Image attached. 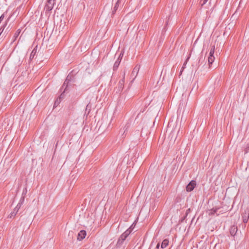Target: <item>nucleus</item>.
<instances>
[{
    "mask_svg": "<svg viewBox=\"0 0 249 249\" xmlns=\"http://www.w3.org/2000/svg\"><path fill=\"white\" fill-rule=\"evenodd\" d=\"M133 225H132L128 229L126 230L122 235L120 236L117 243V246L118 247H121L124 242L126 238L127 237V236L130 234L131 232L132 231V227Z\"/></svg>",
    "mask_w": 249,
    "mask_h": 249,
    "instance_id": "1",
    "label": "nucleus"
},
{
    "mask_svg": "<svg viewBox=\"0 0 249 249\" xmlns=\"http://www.w3.org/2000/svg\"><path fill=\"white\" fill-rule=\"evenodd\" d=\"M86 234V231H80L77 236V239L79 241H81L84 238H85Z\"/></svg>",
    "mask_w": 249,
    "mask_h": 249,
    "instance_id": "8",
    "label": "nucleus"
},
{
    "mask_svg": "<svg viewBox=\"0 0 249 249\" xmlns=\"http://www.w3.org/2000/svg\"><path fill=\"white\" fill-rule=\"evenodd\" d=\"M184 69H183L182 68H181V70L180 71H183Z\"/></svg>",
    "mask_w": 249,
    "mask_h": 249,
    "instance_id": "32",
    "label": "nucleus"
},
{
    "mask_svg": "<svg viewBox=\"0 0 249 249\" xmlns=\"http://www.w3.org/2000/svg\"><path fill=\"white\" fill-rule=\"evenodd\" d=\"M189 55H190V54ZM189 58H190V56H188V57L187 58V59H186L185 61L183 63V65L182 66L183 69H185L186 68V65Z\"/></svg>",
    "mask_w": 249,
    "mask_h": 249,
    "instance_id": "22",
    "label": "nucleus"
},
{
    "mask_svg": "<svg viewBox=\"0 0 249 249\" xmlns=\"http://www.w3.org/2000/svg\"><path fill=\"white\" fill-rule=\"evenodd\" d=\"M72 78V76L71 75L69 74L67 76V78L65 82H64L61 89V90L64 89L63 92H65L67 90V88H68L69 85H70V82L71 81Z\"/></svg>",
    "mask_w": 249,
    "mask_h": 249,
    "instance_id": "3",
    "label": "nucleus"
},
{
    "mask_svg": "<svg viewBox=\"0 0 249 249\" xmlns=\"http://www.w3.org/2000/svg\"><path fill=\"white\" fill-rule=\"evenodd\" d=\"M64 93V92H63V91L62 94L60 95V96L55 100V101L54 102V105H53L54 107H56L59 104V103H60V102L61 101V99L64 97V96H63Z\"/></svg>",
    "mask_w": 249,
    "mask_h": 249,
    "instance_id": "11",
    "label": "nucleus"
},
{
    "mask_svg": "<svg viewBox=\"0 0 249 249\" xmlns=\"http://www.w3.org/2000/svg\"><path fill=\"white\" fill-rule=\"evenodd\" d=\"M120 62H121V60H119V58H118L117 60L115 61V62L114 64L113 68V71H116L118 69V68L120 64Z\"/></svg>",
    "mask_w": 249,
    "mask_h": 249,
    "instance_id": "16",
    "label": "nucleus"
},
{
    "mask_svg": "<svg viewBox=\"0 0 249 249\" xmlns=\"http://www.w3.org/2000/svg\"><path fill=\"white\" fill-rule=\"evenodd\" d=\"M160 247V243H158L156 246V249H159Z\"/></svg>",
    "mask_w": 249,
    "mask_h": 249,
    "instance_id": "27",
    "label": "nucleus"
},
{
    "mask_svg": "<svg viewBox=\"0 0 249 249\" xmlns=\"http://www.w3.org/2000/svg\"><path fill=\"white\" fill-rule=\"evenodd\" d=\"M238 231L237 226L235 225H233L231 226L230 229V232L231 236H235L237 231Z\"/></svg>",
    "mask_w": 249,
    "mask_h": 249,
    "instance_id": "10",
    "label": "nucleus"
},
{
    "mask_svg": "<svg viewBox=\"0 0 249 249\" xmlns=\"http://www.w3.org/2000/svg\"><path fill=\"white\" fill-rule=\"evenodd\" d=\"M140 68V66L137 65L133 69V71H132V72L131 73V76L132 77L134 76V79L137 75V74L138 73V72L139 71Z\"/></svg>",
    "mask_w": 249,
    "mask_h": 249,
    "instance_id": "9",
    "label": "nucleus"
},
{
    "mask_svg": "<svg viewBox=\"0 0 249 249\" xmlns=\"http://www.w3.org/2000/svg\"><path fill=\"white\" fill-rule=\"evenodd\" d=\"M124 74L123 78L121 79L118 84V87L117 89V92H120L122 91L124 88Z\"/></svg>",
    "mask_w": 249,
    "mask_h": 249,
    "instance_id": "7",
    "label": "nucleus"
},
{
    "mask_svg": "<svg viewBox=\"0 0 249 249\" xmlns=\"http://www.w3.org/2000/svg\"><path fill=\"white\" fill-rule=\"evenodd\" d=\"M218 208H213L211 210H209L208 211V213L209 215H213L216 213Z\"/></svg>",
    "mask_w": 249,
    "mask_h": 249,
    "instance_id": "17",
    "label": "nucleus"
},
{
    "mask_svg": "<svg viewBox=\"0 0 249 249\" xmlns=\"http://www.w3.org/2000/svg\"><path fill=\"white\" fill-rule=\"evenodd\" d=\"M169 244V240L167 239H165L163 240V241L161 243L160 248L161 249H164Z\"/></svg>",
    "mask_w": 249,
    "mask_h": 249,
    "instance_id": "14",
    "label": "nucleus"
},
{
    "mask_svg": "<svg viewBox=\"0 0 249 249\" xmlns=\"http://www.w3.org/2000/svg\"><path fill=\"white\" fill-rule=\"evenodd\" d=\"M249 152V143H247L245 148V153H247Z\"/></svg>",
    "mask_w": 249,
    "mask_h": 249,
    "instance_id": "23",
    "label": "nucleus"
},
{
    "mask_svg": "<svg viewBox=\"0 0 249 249\" xmlns=\"http://www.w3.org/2000/svg\"><path fill=\"white\" fill-rule=\"evenodd\" d=\"M182 71H180V72H179V75H181L182 74Z\"/></svg>",
    "mask_w": 249,
    "mask_h": 249,
    "instance_id": "29",
    "label": "nucleus"
},
{
    "mask_svg": "<svg viewBox=\"0 0 249 249\" xmlns=\"http://www.w3.org/2000/svg\"><path fill=\"white\" fill-rule=\"evenodd\" d=\"M208 0H200L199 3L201 7H203L208 1Z\"/></svg>",
    "mask_w": 249,
    "mask_h": 249,
    "instance_id": "21",
    "label": "nucleus"
},
{
    "mask_svg": "<svg viewBox=\"0 0 249 249\" xmlns=\"http://www.w3.org/2000/svg\"><path fill=\"white\" fill-rule=\"evenodd\" d=\"M188 211H190V209H188V210H187V212H186V214H187V213H188Z\"/></svg>",
    "mask_w": 249,
    "mask_h": 249,
    "instance_id": "30",
    "label": "nucleus"
},
{
    "mask_svg": "<svg viewBox=\"0 0 249 249\" xmlns=\"http://www.w3.org/2000/svg\"><path fill=\"white\" fill-rule=\"evenodd\" d=\"M55 0H47V2L44 9L46 13L49 12L53 9L55 4Z\"/></svg>",
    "mask_w": 249,
    "mask_h": 249,
    "instance_id": "2",
    "label": "nucleus"
},
{
    "mask_svg": "<svg viewBox=\"0 0 249 249\" xmlns=\"http://www.w3.org/2000/svg\"><path fill=\"white\" fill-rule=\"evenodd\" d=\"M4 18V14H2L0 16V24L1 23L2 21L3 20Z\"/></svg>",
    "mask_w": 249,
    "mask_h": 249,
    "instance_id": "25",
    "label": "nucleus"
},
{
    "mask_svg": "<svg viewBox=\"0 0 249 249\" xmlns=\"http://www.w3.org/2000/svg\"><path fill=\"white\" fill-rule=\"evenodd\" d=\"M196 181L195 180H192L191 181L188 185L186 186V191L189 192H191L194 190L195 187L196 186Z\"/></svg>",
    "mask_w": 249,
    "mask_h": 249,
    "instance_id": "6",
    "label": "nucleus"
},
{
    "mask_svg": "<svg viewBox=\"0 0 249 249\" xmlns=\"http://www.w3.org/2000/svg\"><path fill=\"white\" fill-rule=\"evenodd\" d=\"M214 50H215L214 45H213V46L211 45L209 56H213V54L214 53Z\"/></svg>",
    "mask_w": 249,
    "mask_h": 249,
    "instance_id": "20",
    "label": "nucleus"
},
{
    "mask_svg": "<svg viewBox=\"0 0 249 249\" xmlns=\"http://www.w3.org/2000/svg\"><path fill=\"white\" fill-rule=\"evenodd\" d=\"M123 55H124L123 53H121L119 56V57H118V58H119V60H121L122 57H123Z\"/></svg>",
    "mask_w": 249,
    "mask_h": 249,
    "instance_id": "26",
    "label": "nucleus"
},
{
    "mask_svg": "<svg viewBox=\"0 0 249 249\" xmlns=\"http://www.w3.org/2000/svg\"><path fill=\"white\" fill-rule=\"evenodd\" d=\"M243 222L245 224L248 222L249 218V209L247 208L241 213Z\"/></svg>",
    "mask_w": 249,
    "mask_h": 249,
    "instance_id": "5",
    "label": "nucleus"
},
{
    "mask_svg": "<svg viewBox=\"0 0 249 249\" xmlns=\"http://www.w3.org/2000/svg\"><path fill=\"white\" fill-rule=\"evenodd\" d=\"M74 235V232L72 231H70L68 234V236L69 237H71V238H73Z\"/></svg>",
    "mask_w": 249,
    "mask_h": 249,
    "instance_id": "24",
    "label": "nucleus"
},
{
    "mask_svg": "<svg viewBox=\"0 0 249 249\" xmlns=\"http://www.w3.org/2000/svg\"><path fill=\"white\" fill-rule=\"evenodd\" d=\"M10 17H9L8 18V19H6V20L5 21L4 24L3 25H2L1 27L0 28V36H1L2 35V33L3 32V31L5 28V27L7 26V23L9 20V19H10Z\"/></svg>",
    "mask_w": 249,
    "mask_h": 249,
    "instance_id": "12",
    "label": "nucleus"
},
{
    "mask_svg": "<svg viewBox=\"0 0 249 249\" xmlns=\"http://www.w3.org/2000/svg\"><path fill=\"white\" fill-rule=\"evenodd\" d=\"M214 59L215 57L214 56H208V61L209 67H210V65L212 64V63L213 62Z\"/></svg>",
    "mask_w": 249,
    "mask_h": 249,
    "instance_id": "18",
    "label": "nucleus"
},
{
    "mask_svg": "<svg viewBox=\"0 0 249 249\" xmlns=\"http://www.w3.org/2000/svg\"><path fill=\"white\" fill-rule=\"evenodd\" d=\"M184 69H183L182 68H181V70L180 71H183Z\"/></svg>",
    "mask_w": 249,
    "mask_h": 249,
    "instance_id": "31",
    "label": "nucleus"
},
{
    "mask_svg": "<svg viewBox=\"0 0 249 249\" xmlns=\"http://www.w3.org/2000/svg\"><path fill=\"white\" fill-rule=\"evenodd\" d=\"M120 0H118L117 1V2H116V3L112 9V15H114L115 14L116 11L117 10L118 7H119V4H120Z\"/></svg>",
    "mask_w": 249,
    "mask_h": 249,
    "instance_id": "13",
    "label": "nucleus"
},
{
    "mask_svg": "<svg viewBox=\"0 0 249 249\" xmlns=\"http://www.w3.org/2000/svg\"><path fill=\"white\" fill-rule=\"evenodd\" d=\"M36 49L34 48L30 54V60H32L34 58L35 56L36 55Z\"/></svg>",
    "mask_w": 249,
    "mask_h": 249,
    "instance_id": "19",
    "label": "nucleus"
},
{
    "mask_svg": "<svg viewBox=\"0 0 249 249\" xmlns=\"http://www.w3.org/2000/svg\"><path fill=\"white\" fill-rule=\"evenodd\" d=\"M76 180V177H74V178H73V179H72V181H71V182H73L75 181Z\"/></svg>",
    "mask_w": 249,
    "mask_h": 249,
    "instance_id": "28",
    "label": "nucleus"
},
{
    "mask_svg": "<svg viewBox=\"0 0 249 249\" xmlns=\"http://www.w3.org/2000/svg\"><path fill=\"white\" fill-rule=\"evenodd\" d=\"M24 201V198H21L17 204V206L15 208L13 211L10 213V217L11 218L12 216H15L20 209L21 206L23 204Z\"/></svg>",
    "mask_w": 249,
    "mask_h": 249,
    "instance_id": "4",
    "label": "nucleus"
},
{
    "mask_svg": "<svg viewBox=\"0 0 249 249\" xmlns=\"http://www.w3.org/2000/svg\"><path fill=\"white\" fill-rule=\"evenodd\" d=\"M21 32V30L20 29H18L14 34L13 36V38H12V40H13V42H14L16 39L17 38H18V36L19 34Z\"/></svg>",
    "mask_w": 249,
    "mask_h": 249,
    "instance_id": "15",
    "label": "nucleus"
}]
</instances>
